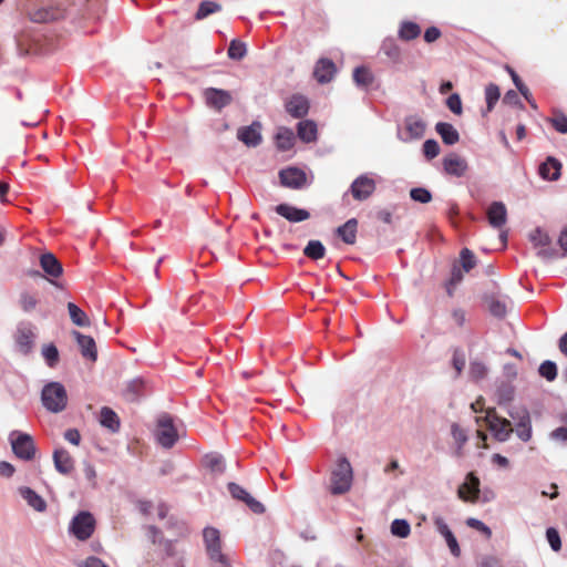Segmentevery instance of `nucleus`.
Wrapping results in <instances>:
<instances>
[{
  "label": "nucleus",
  "instance_id": "603ef678",
  "mask_svg": "<svg viewBox=\"0 0 567 567\" xmlns=\"http://www.w3.org/2000/svg\"><path fill=\"white\" fill-rule=\"evenodd\" d=\"M463 280V271L460 267L453 266L451 278L446 282V291L449 296L453 295V289Z\"/></svg>",
  "mask_w": 567,
  "mask_h": 567
},
{
  "label": "nucleus",
  "instance_id": "4d7b16f0",
  "mask_svg": "<svg viewBox=\"0 0 567 567\" xmlns=\"http://www.w3.org/2000/svg\"><path fill=\"white\" fill-rule=\"evenodd\" d=\"M546 538H547V542H548L550 548L554 551L560 550V548H561V540H560L559 533H558V530L556 528H554V527L547 528L546 529Z\"/></svg>",
  "mask_w": 567,
  "mask_h": 567
},
{
  "label": "nucleus",
  "instance_id": "6ab92c4d",
  "mask_svg": "<svg viewBox=\"0 0 567 567\" xmlns=\"http://www.w3.org/2000/svg\"><path fill=\"white\" fill-rule=\"evenodd\" d=\"M487 219L493 228H501L507 221V209L503 202H493L487 209Z\"/></svg>",
  "mask_w": 567,
  "mask_h": 567
},
{
  "label": "nucleus",
  "instance_id": "f257e3e1",
  "mask_svg": "<svg viewBox=\"0 0 567 567\" xmlns=\"http://www.w3.org/2000/svg\"><path fill=\"white\" fill-rule=\"evenodd\" d=\"M41 401L43 406L52 412H62L68 404V394L64 385L52 381L47 383L41 391Z\"/></svg>",
  "mask_w": 567,
  "mask_h": 567
},
{
  "label": "nucleus",
  "instance_id": "0eeeda50",
  "mask_svg": "<svg viewBox=\"0 0 567 567\" xmlns=\"http://www.w3.org/2000/svg\"><path fill=\"white\" fill-rule=\"evenodd\" d=\"M155 435L162 447L171 449L174 446L178 439V434L171 415L162 414L158 417Z\"/></svg>",
  "mask_w": 567,
  "mask_h": 567
},
{
  "label": "nucleus",
  "instance_id": "72a5a7b5",
  "mask_svg": "<svg viewBox=\"0 0 567 567\" xmlns=\"http://www.w3.org/2000/svg\"><path fill=\"white\" fill-rule=\"evenodd\" d=\"M421 34V28L417 23L412 21H402L398 31L401 40L411 41Z\"/></svg>",
  "mask_w": 567,
  "mask_h": 567
},
{
  "label": "nucleus",
  "instance_id": "bb28decb",
  "mask_svg": "<svg viewBox=\"0 0 567 567\" xmlns=\"http://www.w3.org/2000/svg\"><path fill=\"white\" fill-rule=\"evenodd\" d=\"M145 392L146 382L142 378H135L127 383L124 390V396L127 401L135 402L144 396Z\"/></svg>",
  "mask_w": 567,
  "mask_h": 567
},
{
  "label": "nucleus",
  "instance_id": "3c124183",
  "mask_svg": "<svg viewBox=\"0 0 567 567\" xmlns=\"http://www.w3.org/2000/svg\"><path fill=\"white\" fill-rule=\"evenodd\" d=\"M470 377L475 380H482L487 374V367L481 361H472L470 364Z\"/></svg>",
  "mask_w": 567,
  "mask_h": 567
},
{
  "label": "nucleus",
  "instance_id": "a18cd8bd",
  "mask_svg": "<svg viewBox=\"0 0 567 567\" xmlns=\"http://www.w3.org/2000/svg\"><path fill=\"white\" fill-rule=\"evenodd\" d=\"M499 96H501V92L496 84L491 83L486 86L485 100H486V106H487L488 112H491L494 109L495 104L499 100Z\"/></svg>",
  "mask_w": 567,
  "mask_h": 567
},
{
  "label": "nucleus",
  "instance_id": "5fc2aeb1",
  "mask_svg": "<svg viewBox=\"0 0 567 567\" xmlns=\"http://www.w3.org/2000/svg\"><path fill=\"white\" fill-rule=\"evenodd\" d=\"M508 415L518 423L528 421L530 419L529 412L525 406H509L507 409Z\"/></svg>",
  "mask_w": 567,
  "mask_h": 567
},
{
  "label": "nucleus",
  "instance_id": "a211bd4d",
  "mask_svg": "<svg viewBox=\"0 0 567 567\" xmlns=\"http://www.w3.org/2000/svg\"><path fill=\"white\" fill-rule=\"evenodd\" d=\"M286 111L295 118H302L309 112V101L301 94H295L286 103Z\"/></svg>",
  "mask_w": 567,
  "mask_h": 567
},
{
  "label": "nucleus",
  "instance_id": "473e14b6",
  "mask_svg": "<svg viewBox=\"0 0 567 567\" xmlns=\"http://www.w3.org/2000/svg\"><path fill=\"white\" fill-rule=\"evenodd\" d=\"M276 146L279 151L286 152L295 144V134L291 128L279 127L275 136Z\"/></svg>",
  "mask_w": 567,
  "mask_h": 567
},
{
  "label": "nucleus",
  "instance_id": "de8ad7c7",
  "mask_svg": "<svg viewBox=\"0 0 567 567\" xmlns=\"http://www.w3.org/2000/svg\"><path fill=\"white\" fill-rule=\"evenodd\" d=\"M539 374L547 381H554L557 378V365L554 361H544L538 369Z\"/></svg>",
  "mask_w": 567,
  "mask_h": 567
},
{
  "label": "nucleus",
  "instance_id": "393cba45",
  "mask_svg": "<svg viewBox=\"0 0 567 567\" xmlns=\"http://www.w3.org/2000/svg\"><path fill=\"white\" fill-rule=\"evenodd\" d=\"M444 171L453 176L461 177L465 174L466 162L455 154H451L443 159Z\"/></svg>",
  "mask_w": 567,
  "mask_h": 567
},
{
  "label": "nucleus",
  "instance_id": "2eb2a0df",
  "mask_svg": "<svg viewBox=\"0 0 567 567\" xmlns=\"http://www.w3.org/2000/svg\"><path fill=\"white\" fill-rule=\"evenodd\" d=\"M433 520L437 533L444 537L451 554L454 557H458L461 555V548L456 537L450 529L449 525L445 523L444 518L441 516H435Z\"/></svg>",
  "mask_w": 567,
  "mask_h": 567
},
{
  "label": "nucleus",
  "instance_id": "79ce46f5",
  "mask_svg": "<svg viewBox=\"0 0 567 567\" xmlns=\"http://www.w3.org/2000/svg\"><path fill=\"white\" fill-rule=\"evenodd\" d=\"M529 240L534 244L536 247H547L551 244V238L549 235L544 231L540 227L535 228L529 234Z\"/></svg>",
  "mask_w": 567,
  "mask_h": 567
},
{
  "label": "nucleus",
  "instance_id": "a19ab883",
  "mask_svg": "<svg viewBox=\"0 0 567 567\" xmlns=\"http://www.w3.org/2000/svg\"><path fill=\"white\" fill-rule=\"evenodd\" d=\"M220 10H221V6L215 1H208V0L202 1L197 9L195 18L197 20H202V19L208 17L209 14H213Z\"/></svg>",
  "mask_w": 567,
  "mask_h": 567
},
{
  "label": "nucleus",
  "instance_id": "dca6fc26",
  "mask_svg": "<svg viewBox=\"0 0 567 567\" xmlns=\"http://www.w3.org/2000/svg\"><path fill=\"white\" fill-rule=\"evenodd\" d=\"M337 72L336 64L332 60L321 58L317 61L313 76L320 84H326L332 81Z\"/></svg>",
  "mask_w": 567,
  "mask_h": 567
},
{
  "label": "nucleus",
  "instance_id": "4be33fe9",
  "mask_svg": "<svg viewBox=\"0 0 567 567\" xmlns=\"http://www.w3.org/2000/svg\"><path fill=\"white\" fill-rule=\"evenodd\" d=\"M53 463L55 470L63 475L70 474L74 468V461L69 452L62 447L53 452Z\"/></svg>",
  "mask_w": 567,
  "mask_h": 567
},
{
  "label": "nucleus",
  "instance_id": "39448f33",
  "mask_svg": "<svg viewBox=\"0 0 567 567\" xmlns=\"http://www.w3.org/2000/svg\"><path fill=\"white\" fill-rule=\"evenodd\" d=\"M203 538L209 558L213 561L220 564L223 567H228V559L221 553L219 530L214 527H205L203 530Z\"/></svg>",
  "mask_w": 567,
  "mask_h": 567
},
{
  "label": "nucleus",
  "instance_id": "e2e57ef3",
  "mask_svg": "<svg viewBox=\"0 0 567 567\" xmlns=\"http://www.w3.org/2000/svg\"><path fill=\"white\" fill-rule=\"evenodd\" d=\"M228 492L233 498L244 502L249 493L236 483H228Z\"/></svg>",
  "mask_w": 567,
  "mask_h": 567
},
{
  "label": "nucleus",
  "instance_id": "13d9d810",
  "mask_svg": "<svg viewBox=\"0 0 567 567\" xmlns=\"http://www.w3.org/2000/svg\"><path fill=\"white\" fill-rule=\"evenodd\" d=\"M38 299L29 292H22L20 295V306L24 312H31L35 309Z\"/></svg>",
  "mask_w": 567,
  "mask_h": 567
},
{
  "label": "nucleus",
  "instance_id": "b1692460",
  "mask_svg": "<svg viewBox=\"0 0 567 567\" xmlns=\"http://www.w3.org/2000/svg\"><path fill=\"white\" fill-rule=\"evenodd\" d=\"M480 494V480L473 474H467L466 482L458 489L460 498L475 502Z\"/></svg>",
  "mask_w": 567,
  "mask_h": 567
},
{
  "label": "nucleus",
  "instance_id": "5701e85b",
  "mask_svg": "<svg viewBox=\"0 0 567 567\" xmlns=\"http://www.w3.org/2000/svg\"><path fill=\"white\" fill-rule=\"evenodd\" d=\"M40 266L47 276L58 278L63 272V267L52 252H44L40 256Z\"/></svg>",
  "mask_w": 567,
  "mask_h": 567
},
{
  "label": "nucleus",
  "instance_id": "864d4df0",
  "mask_svg": "<svg viewBox=\"0 0 567 567\" xmlns=\"http://www.w3.org/2000/svg\"><path fill=\"white\" fill-rule=\"evenodd\" d=\"M488 305H489V311L494 317L504 318L506 316L507 306H506L505 301H502V300H498V299H495L492 297L488 301Z\"/></svg>",
  "mask_w": 567,
  "mask_h": 567
},
{
  "label": "nucleus",
  "instance_id": "338daca9",
  "mask_svg": "<svg viewBox=\"0 0 567 567\" xmlns=\"http://www.w3.org/2000/svg\"><path fill=\"white\" fill-rule=\"evenodd\" d=\"M550 439L554 440V441L566 443L567 442V427L566 426H559V427L555 429L550 433Z\"/></svg>",
  "mask_w": 567,
  "mask_h": 567
},
{
  "label": "nucleus",
  "instance_id": "58836bf2",
  "mask_svg": "<svg viewBox=\"0 0 567 567\" xmlns=\"http://www.w3.org/2000/svg\"><path fill=\"white\" fill-rule=\"evenodd\" d=\"M353 81L358 86L368 87L373 82V75L367 68L358 66L353 71Z\"/></svg>",
  "mask_w": 567,
  "mask_h": 567
},
{
  "label": "nucleus",
  "instance_id": "aec40b11",
  "mask_svg": "<svg viewBox=\"0 0 567 567\" xmlns=\"http://www.w3.org/2000/svg\"><path fill=\"white\" fill-rule=\"evenodd\" d=\"M73 336L78 342L82 357L93 362L96 361L97 351L94 339L79 331H73Z\"/></svg>",
  "mask_w": 567,
  "mask_h": 567
},
{
  "label": "nucleus",
  "instance_id": "a878e982",
  "mask_svg": "<svg viewBox=\"0 0 567 567\" xmlns=\"http://www.w3.org/2000/svg\"><path fill=\"white\" fill-rule=\"evenodd\" d=\"M495 396L498 405L506 406L515 398V386L509 381H499L496 385Z\"/></svg>",
  "mask_w": 567,
  "mask_h": 567
},
{
  "label": "nucleus",
  "instance_id": "1a4fd4ad",
  "mask_svg": "<svg viewBox=\"0 0 567 567\" xmlns=\"http://www.w3.org/2000/svg\"><path fill=\"white\" fill-rule=\"evenodd\" d=\"M375 188V181L369 174H362L351 183L349 193L355 200L363 202L374 193Z\"/></svg>",
  "mask_w": 567,
  "mask_h": 567
},
{
  "label": "nucleus",
  "instance_id": "9d476101",
  "mask_svg": "<svg viewBox=\"0 0 567 567\" xmlns=\"http://www.w3.org/2000/svg\"><path fill=\"white\" fill-rule=\"evenodd\" d=\"M203 96L205 99L206 105L216 111L223 110L233 102V96L229 91L216 87L205 89Z\"/></svg>",
  "mask_w": 567,
  "mask_h": 567
},
{
  "label": "nucleus",
  "instance_id": "7ed1b4c3",
  "mask_svg": "<svg viewBox=\"0 0 567 567\" xmlns=\"http://www.w3.org/2000/svg\"><path fill=\"white\" fill-rule=\"evenodd\" d=\"M426 131V122L417 114L406 115L402 127H398L396 137L403 143L421 140Z\"/></svg>",
  "mask_w": 567,
  "mask_h": 567
},
{
  "label": "nucleus",
  "instance_id": "6e6d98bb",
  "mask_svg": "<svg viewBox=\"0 0 567 567\" xmlns=\"http://www.w3.org/2000/svg\"><path fill=\"white\" fill-rule=\"evenodd\" d=\"M423 154L427 159H433L440 154V145L437 141L430 138L423 144Z\"/></svg>",
  "mask_w": 567,
  "mask_h": 567
},
{
  "label": "nucleus",
  "instance_id": "c85d7f7f",
  "mask_svg": "<svg viewBox=\"0 0 567 567\" xmlns=\"http://www.w3.org/2000/svg\"><path fill=\"white\" fill-rule=\"evenodd\" d=\"M21 497L37 512H44L47 509L45 501L32 488L23 486L19 488Z\"/></svg>",
  "mask_w": 567,
  "mask_h": 567
},
{
  "label": "nucleus",
  "instance_id": "052dcab7",
  "mask_svg": "<svg viewBox=\"0 0 567 567\" xmlns=\"http://www.w3.org/2000/svg\"><path fill=\"white\" fill-rule=\"evenodd\" d=\"M516 434L524 442H527L530 440V437H532L530 419H528V421H522L520 423L517 424Z\"/></svg>",
  "mask_w": 567,
  "mask_h": 567
},
{
  "label": "nucleus",
  "instance_id": "ddd939ff",
  "mask_svg": "<svg viewBox=\"0 0 567 567\" xmlns=\"http://www.w3.org/2000/svg\"><path fill=\"white\" fill-rule=\"evenodd\" d=\"M27 13L32 22L47 23L62 18L64 10L59 7H41L39 9H29Z\"/></svg>",
  "mask_w": 567,
  "mask_h": 567
},
{
  "label": "nucleus",
  "instance_id": "412c9836",
  "mask_svg": "<svg viewBox=\"0 0 567 567\" xmlns=\"http://www.w3.org/2000/svg\"><path fill=\"white\" fill-rule=\"evenodd\" d=\"M539 176L545 181H557L561 174V163L554 156H548L538 167Z\"/></svg>",
  "mask_w": 567,
  "mask_h": 567
},
{
  "label": "nucleus",
  "instance_id": "c9c22d12",
  "mask_svg": "<svg viewBox=\"0 0 567 567\" xmlns=\"http://www.w3.org/2000/svg\"><path fill=\"white\" fill-rule=\"evenodd\" d=\"M303 255L312 260L321 259L326 255V247L320 240H309L303 248Z\"/></svg>",
  "mask_w": 567,
  "mask_h": 567
},
{
  "label": "nucleus",
  "instance_id": "0e129e2a",
  "mask_svg": "<svg viewBox=\"0 0 567 567\" xmlns=\"http://www.w3.org/2000/svg\"><path fill=\"white\" fill-rule=\"evenodd\" d=\"M550 123L557 132H559L561 134L567 133V116L566 115L559 114V115L550 118Z\"/></svg>",
  "mask_w": 567,
  "mask_h": 567
},
{
  "label": "nucleus",
  "instance_id": "20e7f679",
  "mask_svg": "<svg viewBox=\"0 0 567 567\" xmlns=\"http://www.w3.org/2000/svg\"><path fill=\"white\" fill-rule=\"evenodd\" d=\"M14 455L23 461H31L35 456L37 447L33 439L27 433L12 431L9 435Z\"/></svg>",
  "mask_w": 567,
  "mask_h": 567
},
{
  "label": "nucleus",
  "instance_id": "c756f323",
  "mask_svg": "<svg viewBox=\"0 0 567 567\" xmlns=\"http://www.w3.org/2000/svg\"><path fill=\"white\" fill-rule=\"evenodd\" d=\"M436 133L441 136L442 141L446 145H454L460 141V134L457 130L450 123L439 122L435 125Z\"/></svg>",
  "mask_w": 567,
  "mask_h": 567
},
{
  "label": "nucleus",
  "instance_id": "4c0bfd02",
  "mask_svg": "<svg viewBox=\"0 0 567 567\" xmlns=\"http://www.w3.org/2000/svg\"><path fill=\"white\" fill-rule=\"evenodd\" d=\"M451 434L456 444L455 454L461 456L463 447L468 439L467 434L457 423H453L451 425Z\"/></svg>",
  "mask_w": 567,
  "mask_h": 567
},
{
  "label": "nucleus",
  "instance_id": "c03bdc74",
  "mask_svg": "<svg viewBox=\"0 0 567 567\" xmlns=\"http://www.w3.org/2000/svg\"><path fill=\"white\" fill-rule=\"evenodd\" d=\"M42 355L50 368H54L59 362V350L53 343L43 346Z\"/></svg>",
  "mask_w": 567,
  "mask_h": 567
},
{
  "label": "nucleus",
  "instance_id": "423d86ee",
  "mask_svg": "<svg viewBox=\"0 0 567 567\" xmlns=\"http://www.w3.org/2000/svg\"><path fill=\"white\" fill-rule=\"evenodd\" d=\"M95 528L94 516L86 511L79 512L71 520L69 530L80 540L89 539Z\"/></svg>",
  "mask_w": 567,
  "mask_h": 567
},
{
  "label": "nucleus",
  "instance_id": "69168bd1",
  "mask_svg": "<svg viewBox=\"0 0 567 567\" xmlns=\"http://www.w3.org/2000/svg\"><path fill=\"white\" fill-rule=\"evenodd\" d=\"M244 503L249 507V509L255 514H262L265 512V506L257 499H255L250 494Z\"/></svg>",
  "mask_w": 567,
  "mask_h": 567
},
{
  "label": "nucleus",
  "instance_id": "f03ea898",
  "mask_svg": "<svg viewBox=\"0 0 567 567\" xmlns=\"http://www.w3.org/2000/svg\"><path fill=\"white\" fill-rule=\"evenodd\" d=\"M330 491L333 495L347 493L352 483V467L346 457H341L331 473Z\"/></svg>",
  "mask_w": 567,
  "mask_h": 567
},
{
  "label": "nucleus",
  "instance_id": "680f3d73",
  "mask_svg": "<svg viewBox=\"0 0 567 567\" xmlns=\"http://www.w3.org/2000/svg\"><path fill=\"white\" fill-rule=\"evenodd\" d=\"M446 106L452 113L456 115L462 114L461 96L457 93L451 94L446 100Z\"/></svg>",
  "mask_w": 567,
  "mask_h": 567
},
{
  "label": "nucleus",
  "instance_id": "f8f14e48",
  "mask_svg": "<svg viewBox=\"0 0 567 567\" xmlns=\"http://www.w3.org/2000/svg\"><path fill=\"white\" fill-rule=\"evenodd\" d=\"M237 138L248 147H257L261 141V124L257 121L248 126L239 127Z\"/></svg>",
  "mask_w": 567,
  "mask_h": 567
},
{
  "label": "nucleus",
  "instance_id": "8fccbe9b",
  "mask_svg": "<svg viewBox=\"0 0 567 567\" xmlns=\"http://www.w3.org/2000/svg\"><path fill=\"white\" fill-rule=\"evenodd\" d=\"M462 269L468 272L476 265V258L472 250L468 248H463L460 254Z\"/></svg>",
  "mask_w": 567,
  "mask_h": 567
},
{
  "label": "nucleus",
  "instance_id": "cd10ccee",
  "mask_svg": "<svg viewBox=\"0 0 567 567\" xmlns=\"http://www.w3.org/2000/svg\"><path fill=\"white\" fill-rule=\"evenodd\" d=\"M318 128L312 120H303L297 124V135L305 143H312L317 140Z\"/></svg>",
  "mask_w": 567,
  "mask_h": 567
},
{
  "label": "nucleus",
  "instance_id": "e433bc0d",
  "mask_svg": "<svg viewBox=\"0 0 567 567\" xmlns=\"http://www.w3.org/2000/svg\"><path fill=\"white\" fill-rule=\"evenodd\" d=\"M381 51L393 62H399L401 59V49L393 38L383 40Z\"/></svg>",
  "mask_w": 567,
  "mask_h": 567
},
{
  "label": "nucleus",
  "instance_id": "09e8293b",
  "mask_svg": "<svg viewBox=\"0 0 567 567\" xmlns=\"http://www.w3.org/2000/svg\"><path fill=\"white\" fill-rule=\"evenodd\" d=\"M410 197L414 202L427 204L432 200V194L424 187H415L410 190Z\"/></svg>",
  "mask_w": 567,
  "mask_h": 567
},
{
  "label": "nucleus",
  "instance_id": "bf43d9fd",
  "mask_svg": "<svg viewBox=\"0 0 567 567\" xmlns=\"http://www.w3.org/2000/svg\"><path fill=\"white\" fill-rule=\"evenodd\" d=\"M466 525L471 528H474V529L481 532L482 534L485 535L486 538H491V536H492V529L485 523H483L482 520H480L477 518H474V517L467 518Z\"/></svg>",
  "mask_w": 567,
  "mask_h": 567
},
{
  "label": "nucleus",
  "instance_id": "7c9ffc66",
  "mask_svg": "<svg viewBox=\"0 0 567 567\" xmlns=\"http://www.w3.org/2000/svg\"><path fill=\"white\" fill-rule=\"evenodd\" d=\"M357 226L358 221L355 218L348 219L343 225L337 228V235L348 244L353 245L357 239Z\"/></svg>",
  "mask_w": 567,
  "mask_h": 567
},
{
  "label": "nucleus",
  "instance_id": "37998d69",
  "mask_svg": "<svg viewBox=\"0 0 567 567\" xmlns=\"http://www.w3.org/2000/svg\"><path fill=\"white\" fill-rule=\"evenodd\" d=\"M246 53H247V48L244 42H240L238 40H231V42L228 47V50H227V54H228L229 59L239 61L246 55Z\"/></svg>",
  "mask_w": 567,
  "mask_h": 567
},
{
  "label": "nucleus",
  "instance_id": "9b49d317",
  "mask_svg": "<svg viewBox=\"0 0 567 567\" xmlns=\"http://www.w3.org/2000/svg\"><path fill=\"white\" fill-rule=\"evenodd\" d=\"M279 178L282 186L300 189L307 184L306 173L298 167H288L279 172Z\"/></svg>",
  "mask_w": 567,
  "mask_h": 567
},
{
  "label": "nucleus",
  "instance_id": "ea45409f",
  "mask_svg": "<svg viewBox=\"0 0 567 567\" xmlns=\"http://www.w3.org/2000/svg\"><path fill=\"white\" fill-rule=\"evenodd\" d=\"M391 534L399 538H406L411 533L410 523L406 519L395 518L391 523Z\"/></svg>",
  "mask_w": 567,
  "mask_h": 567
},
{
  "label": "nucleus",
  "instance_id": "6e6552de",
  "mask_svg": "<svg viewBox=\"0 0 567 567\" xmlns=\"http://www.w3.org/2000/svg\"><path fill=\"white\" fill-rule=\"evenodd\" d=\"M485 420L488 430L497 441L505 442L509 439L513 432L512 424L507 419L499 416L495 409L487 410Z\"/></svg>",
  "mask_w": 567,
  "mask_h": 567
},
{
  "label": "nucleus",
  "instance_id": "2f4dec72",
  "mask_svg": "<svg viewBox=\"0 0 567 567\" xmlns=\"http://www.w3.org/2000/svg\"><path fill=\"white\" fill-rule=\"evenodd\" d=\"M100 423L103 427L115 433L120 430V419L117 414L109 406H103L100 412Z\"/></svg>",
  "mask_w": 567,
  "mask_h": 567
},
{
  "label": "nucleus",
  "instance_id": "49530a36",
  "mask_svg": "<svg viewBox=\"0 0 567 567\" xmlns=\"http://www.w3.org/2000/svg\"><path fill=\"white\" fill-rule=\"evenodd\" d=\"M206 466L214 473L220 474L225 470L224 458L218 454H208L205 456Z\"/></svg>",
  "mask_w": 567,
  "mask_h": 567
},
{
  "label": "nucleus",
  "instance_id": "f704fd0d",
  "mask_svg": "<svg viewBox=\"0 0 567 567\" xmlns=\"http://www.w3.org/2000/svg\"><path fill=\"white\" fill-rule=\"evenodd\" d=\"M68 310L70 315L71 321L78 327H87L90 326V320L86 313L75 303L69 302Z\"/></svg>",
  "mask_w": 567,
  "mask_h": 567
},
{
  "label": "nucleus",
  "instance_id": "774afa93",
  "mask_svg": "<svg viewBox=\"0 0 567 567\" xmlns=\"http://www.w3.org/2000/svg\"><path fill=\"white\" fill-rule=\"evenodd\" d=\"M80 567H109V566L105 565L102 559H100L95 556H90L84 561H82L80 564Z\"/></svg>",
  "mask_w": 567,
  "mask_h": 567
},
{
  "label": "nucleus",
  "instance_id": "4468645a",
  "mask_svg": "<svg viewBox=\"0 0 567 567\" xmlns=\"http://www.w3.org/2000/svg\"><path fill=\"white\" fill-rule=\"evenodd\" d=\"M34 338L35 334L31 324L21 323L18 326L16 332V343L22 354H28L31 352Z\"/></svg>",
  "mask_w": 567,
  "mask_h": 567
},
{
  "label": "nucleus",
  "instance_id": "f3484780",
  "mask_svg": "<svg viewBox=\"0 0 567 567\" xmlns=\"http://www.w3.org/2000/svg\"><path fill=\"white\" fill-rule=\"evenodd\" d=\"M276 213L290 223H300L310 217L307 209L298 208L289 204H279L275 207Z\"/></svg>",
  "mask_w": 567,
  "mask_h": 567
}]
</instances>
